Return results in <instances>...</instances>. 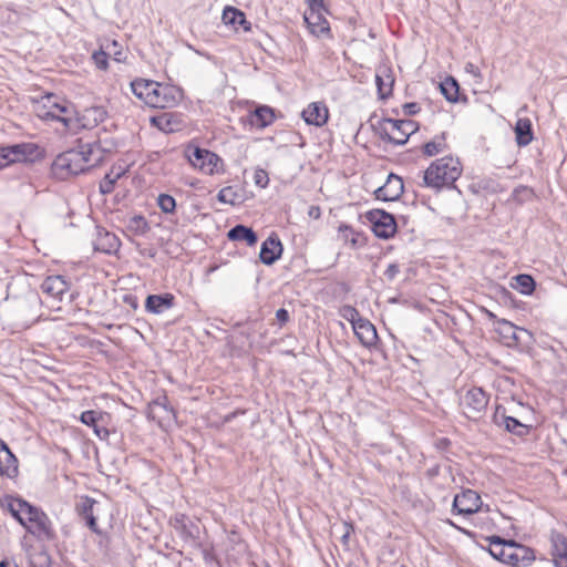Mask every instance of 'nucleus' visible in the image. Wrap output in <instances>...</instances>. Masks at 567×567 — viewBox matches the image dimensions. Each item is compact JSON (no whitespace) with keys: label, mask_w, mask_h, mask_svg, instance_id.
<instances>
[{"label":"nucleus","mask_w":567,"mask_h":567,"mask_svg":"<svg viewBox=\"0 0 567 567\" xmlns=\"http://www.w3.org/2000/svg\"><path fill=\"white\" fill-rule=\"evenodd\" d=\"M131 89L136 99L153 109H173L184 100L183 89L154 80L134 79Z\"/></svg>","instance_id":"f257e3e1"},{"label":"nucleus","mask_w":567,"mask_h":567,"mask_svg":"<svg viewBox=\"0 0 567 567\" xmlns=\"http://www.w3.org/2000/svg\"><path fill=\"white\" fill-rule=\"evenodd\" d=\"M3 507L35 538L50 540L54 530L50 518L40 508L18 497H7Z\"/></svg>","instance_id":"f03ea898"},{"label":"nucleus","mask_w":567,"mask_h":567,"mask_svg":"<svg viewBox=\"0 0 567 567\" xmlns=\"http://www.w3.org/2000/svg\"><path fill=\"white\" fill-rule=\"evenodd\" d=\"M487 540L489 554L503 564L512 567L529 566L535 560L534 550L525 545L498 536H492Z\"/></svg>","instance_id":"7ed1b4c3"},{"label":"nucleus","mask_w":567,"mask_h":567,"mask_svg":"<svg viewBox=\"0 0 567 567\" xmlns=\"http://www.w3.org/2000/svg\"><path fill=\"white\" fill-rule=\"evenodd\" d=\"M93 150L91 145H81L69 150L54 159L52 171L59 178H68L85 172L92 166Z\"/></svg>","instance_id":"20e7f679"},{"label":"nucleus","mask_w":567,"mask_h":567,"mask_svg":"<svg viewBox=\"0 0 567 567\" xmlns=\"http://www.w3.org/2000/svg\"><path fill=\"white\" fill-rule=\"evenodd\" d=\"M184 157L202 175L220 176L226 173V163L218 154L193 143L184 147Z\"/></svg>","instance_id":"39448f33"},{"label":"nucleus","mask_w":567,"mask_h":567,"mask_svg":"<svg viewBox=\"0 0 567 567\" xmlns=\"http://www.w3.org/2000/svg\"><path fill=\"white\" fill-rule=\"evenodd\" d=\"M462 174L460 161L444 156L433 162L424 172V184L431 188H442L453 185Z\"/></svg>","instance_id":"423d86ee"},{"label":"nucleus","mask_w":567,"mask_h":567,"mask_svg":"<svg viewBox=\"0 0 567 567\" xmlns=\"http://www.w3.org/2000/svg\"><path fill=\"white\" fill-rule=\"evenodd\" d=\"M73 104L53 93L41 97L37 105V115L43 121L61 123L63 131L68 133Z\"/></svg>","instance_id":"0eeeda50"},{"label":"nucleus","mask_w":567,"mask_h":567,"mask_svg":"<svg viewBox=\"0 0 567 567\" xmlns=\"http://www.w3.org/2000/svg\"><path fill=\"white\" fill-rule=\"evenodd\" d=\"M107 112L104 106H90L81 112L72 110L68 133L76 134L82 130H93L105 121Z\"/></svg>","instance_id":"6e6552de"},{"label":"nucleus","mask_w":567,"mask_h":567,"mask_svg":"<svg viewBox=\"0 0 567 567\" xmlns=\"http://www.w3.org/2000/svg\"><path fill=\"white\" fill-rule=\"evenodd\" d=\"M379 127L384 137L394 144H404L419 130V124L412 120L382 118Z\"/></svg>","instance_id":"1a4fd4ad"},{"label":"nucleus","mask_w":567,"mask_h":567,"mask_svg":"<svg viewBox=\"0 0 567 567\" xmlns=\"http://www.w3.org/2000/svg\"><path fill=\"white\" fill-rule=\"evenodd\" d=\"M367 220L371 224V229L379 238H391L396 233V221L393 215L383 209H371L365 213Z\"/></svg>","instance_id":"9d476101"},{"label":"nucleus","mask_w":567,"mask_h":567,"mask_svg":"<svg viewBox=\"0 0 567 567\" xmlns=\"http://www.w3.org/2000/svg\"><path fill=\"white\" fill-rule=\"evenodd\" d=\"M33 143H21L11 146L0 147V169L14 163L29 161L37 152Z\"/></svg>","instance_id":"9b49d317"},{"label":"nucleus","mask_w":567,"mask_h":567,"mask_svg":"<svg viewBox=\"0 0 567 567\" xmlns=\"http://www.w3.org/2000/svg\"><path fill=\"white\" fill-rule=\"evenodd\" d=\"M326 11L324 6L323 8H308L303 14L307 28L315 37H332L329 21L324 16Z\"/></svg>","instance_id":"f8f14e48"},{"label":"nucleus","mask_w":567,"mask_h":567,"mask_svg":"<svg viewBox=\"0 0 567 567\" xmlns=\"http://www.w3.org/2000/svg\"><path fill=\"white\" fill-rule=\"evenodd\" d=\"M395 75L389 63H380L375 69V85L379 100H389L393 94Z\"/></svg>","instance_id":"ddd939ff"},{"label":"nucleus","mask_w":567,"mask_h":567,"mask_svg":"<svg viewBox=\"0 0 567 567\" xmlns=\"http://www.w3.org/2000/svg\"><path fill=\"white\" fill-rule=\"evenodd\" d=\"M488 403L485 392L481 388L470 389L461 401L464 414L470 419H475L483 412Z\"/></svg>","instance_id":"4468645a"},{"label":"nucleus","mask_w":567,"mask_h":567,"mask_svg":"<svg viewBox=\"0 0 567 567\" xmlns=\"http://www.w3.org/2000/svg\"><path fill=\"white\" fill-rule=\"evenodd\" d=\"M481 496L472 489H465L454 496L453 512L458 515H472L477 513L482 507Z\"/></svg>","instance_id":"2eb2a0df"},{"label":"nucleus","mask_w":567,"mask_h":567,"mask_svg":"<svg viewBox=\"0 0 567 567\" xmlns=\"http://www.w3.org/2000/svg\"><path fill=\"white\" fill-rule=\"evenodd\" d=\"M301 118L307 125L322 127L329 122L330 111L323 101L311 102L301 111Z\"/></svg>","instance_id":"dca6fc26"},{"label":"nucleus","mask_w":567,"mask_h":567,"mask_svg":"<svg viewBox=\"0 0 567 567\" xmlns=\"http://www.w3.org/2000/svg\"><path fill=\"white\" fill-rule=\"evenodd\" d=\"M495 331L507 346L526 342L527 339L532 338L530 333L526 329L516 327L507 320H498L495 323Z\"/></svg>","instance_id":"f3484780"},{"label":"nucleus","mask_w":567,"mask_h":567,"mask_svg":"<svg viewBox=\"0 0 567 567\" xmlns=\"http://www.w3.org/2000/svg\"><path fill=\"white\" fill-rule=\"evenodd\" d=\"M152 126L164 133H174L183 130L185 123L182 113L165 112L151 117Z\"/></svg>","instance_id":"a211bd4d"},{"label":"nucleus","mask_w":567,"mask_h":567,"mask_svg":"<svg viewBox=\"0 0 567 567\" xmlns=\"http://www.w3.org/2000/svg\"><path fill=\"white\" fill-rule=\"evenodd\" d=\"M404 190L403 181L395 174H389L385 183L375 189L377 199L393 202L401 197Z\"/></svg>","instance_id":"6ab92c4d"},{"label":"nucleus","mask_w":567,"mask_h":567,"mask_svg":"<svg viewBox=\"0 0 567 567\" xmlns=\"http://www.w3.org/2000/svg\"><path fill=\"white\" fill-rule=\"evenodd\" d=\"M223 22L230 27L235 32H250L251 23L247 20L246 14L231 6L225 7L221 14Z\"/></svg>","instance_id":"aec40b11"},{"label":"nucleus","mask_w":567,"mask_h":567,"mask_svg":"<svg viewBox=\"0 0 567 567\" xmlns=\"http://www.w3.org/2000/svg\"><path fill=\"white\" fill-rule=\"evenodd\" d=\"M282 250L284 247L278 235L272 234L261 244L260 260L265 265H271L281 257Z\"/></svg>","instance_id":"412c9836"},{"label":"nucleus","mask_w":567,"mask_h":567,"mask_svg":"<svg viewBox=\"0 0 567 567\" xmlns=\"http://www.w3.org/2000/svg\"><path fill=\"white\" fill-rule=\"evenodd\" d=\"M338 237L344 245L353 249H359L367 245L365 235L347 224L338 226Z\"/></svg>","instance_id":"4be33fe9"},{"label":"nucleus","mask_w":567,"mask_h":567,"mask_svg":"<svg viewBox=\"0 0 567 567\" xmlns=\"http://www.w3.org/2000/svg\"><path fill=\"white\" fill-rule=\"evenodd\" d=\"M355 336L358 337L359 341L367 348H370L375 344L378 334L374 326L365 320L360 319L354 323L352 327Z\"/></svg>","instance_id":"5701e85b"},{"label":"nucleus","mask_w":567,"mask_h":567,"mask_svg":"<svg viewBox=\"0 0 567 567\" xmlns=\"http://www.w3.org/2000/svg\"><path fill=\"white\" fill-rule=\"evenodd\" d=\"M275 118L274 109L267 105L258 106L249 114V123L251 126L259 130L271 125L275 122Z\"/></svg>","instance_id":"b1692460"},{"label":"nucleus","mask_w":567,"mask_h":567,"mask_svg":"<svg viewBox=\"0 0 567 567\" xmlns=\"http://www.w3.org/2000/svg\"><path fill=\"white\" fill-rule=\"evenodd\" d=\"M103 417H104V414L102 412L89 410V411L82 412L80 420L83 424L92 426L94 434L99 439L104 440L109 436V430L106 427L100 425Z\"/></svg>","instance_id":"393cba45"},{"label":"nucleus","mask_w":567,"mask_h":567,"mask_svg":"<svg viewBox=\"0 0 567 567\" xmlns=\"http://www.w3.org/2000/svg\"><path fill=\"white\" fill-rule=\"evenodd\" d=\"M515 140L518 146H527L534 140L533 124L528 117H519L514 126Z\"/></svg>","instance_id":"a878e982"},{"label":"nucleus","mask_w":567,"mask_h":567,"mask_svg":"<svg viewBox=\"0 0 567 567\" xmlns=\"http://www.w3.org/2000/svg\"><path fill=\"white\" fill-rule=\"evenodd\" d=\"M174 296L171 293L150 295L145 302V308L152 313H163L173 307Z\"/></svg>","instance_id":"bb28decb"},{"label":"nucleus","mask_w":567,"mask_h":567,"mask_svg":"<svg viewBox=\"0 0 567 567\" xmlns=\"http://www.w3.org/2000/svg\"><path fill=\"white\" fill-rule=\"evenodd\" d=\"M228 238L234 241H245L249 246L257 243V236L251 228L237 225L228 231Z\"/></svg>","instance_id":"cd10ccee"},{"label":"nucleus","mask_w":567,"mask_h":567,"mask_svg":"<svg viewBox=\"0 0 567 567\" xmlns=\"http://www.w3.org/2000/svg\"><path fill=\"white\" fill-rule=\"evenodd\" d=\"M217 200L221 204L236 206L244 200L240 189L234 186L223 187L217 194Z\"/></svg>","instance_id":"c85d7f7f"},{"label":"nucleus","mask_w":567,"mask_h":567,"mask_svg":"<svg viewBox=\"0 0 567 567\" xmlns=\"http://www.w3.org/2000/svg\"><path fill=\"white\" fill-rule=\"evenodd\" d=\"M447 148L446 138L444 134L436 135L431 140L430 142H426L422 146V154L432 157L435 156L442 152H444Z\"/></svg>","instance_id":"c756f323"},{"label":"nucleus","mask_w":567,"mask_h":567,"mask_svg":"<svg viewBox=\"0 0 567 567\" xmlns=\"http://www.w3.org/2000/svg\"><path fill=\"white\" fill-rule=\"evenodd\" d=\"M18 474V460L13 453L0 454V475L9 478Z\"/></svg>","instance_id":"7c9ffc66"},{"label":"nucleus","mask_w":567,"mask_h":567,"mask_svg":"<svg viewBox=\"0 0 567 567\" xmlns=\"http://www.w3.org/2000/svg\"><path fill=\"white\" fill-rule=\"evenodd\" d=\"M495 421L499 425H504L508 432H512L516 435H524L527 432V429L524 424H522L518 420L512 416L501 415L496 413Z\"/></svg>","instance_id":"2f4dec72"},{"label":"nucleus","mask_w":567,"mask_h":567,"mask_svg":"<svg viewBox=\"0 0 567 567\" xmlns=\"http://www.w3.org/2000/svg\"><path fill=\"white\" fill-rule=\"evenodd\" d=\"M171 525L183 539L193 538V534L188 526V519L184 514H176L172 517Z\"/></svg>","instance_id":"473e14b6"},{"label":"nucleus","mask_w":567,"mask_h":567,"mask_svg":"<svg viewBox=\"0 0 567 567\" xmlns=\"http://www.w3.org/2000/svg\"><path fill=\"white\" fill-rule=\"evenodd\" d=\"M441 91L450 102L458 99V84L453 78H447L441 83Z\"/></svg>","instance_id":"72a5a7b5"},{"label":"nucleus","mask_w":567,"mask_h":567,"mask_svg":"<svg viewBox=\"0 0 567 567\" xmlns=\"http://www.w3.org/2000/svg\"><path fill=\"white\" fill-rule=\"evenodd\" d=\"M551 557L553 560L567 556V539L561 535H556L551 539Z\"/></svg>","instance_id":"f704fd0d"},{"label":"nucleus","mask_w":567,"mask_h":567,"mask_svg":"<svg viewBox=\"0 0 567 567\" xmlns=\"http://www.w3.org/2000/svg\"><path fill=\"white\" fill-rule=\"evenodd\" d=\"M117 247L118 241L116 236L110 233H105L103 236H101L96 245V248L104 252H111L113 250H116Z\"/></svg>","instance_id":"c9c22d12"},{"label":"nucleus","mask_w":567,"mask_h":567,"mask_svg":"<svg viewBox=\"0 0 567 567\" xmlns=\"http://www.w3.org/2000/svg\"><path fill=\"white\" fill-rule=\"evenodd\" d=\"M156 203L164 214H174L176 210V200L168 194H159Z\"/></svg>","instance_id":"e433bc0d"},{"label":"nucleus","mask_w":567,"mask_h":567,"mask_svg":"<svg viewBox=\"0 0 567 567\" xmlns=\"http://www.w3.org/2000/svg\"><path fill=\"white\" fill-rule=\"evenodd\" d=\"M127 227L136 234H145L150 230V225L142 215L131 217Z\"/></svg>","instance_id":"4c0bfd02"},{"label":"nucleus","mask_w":567,"mask_h":567,"mask_svg":"<svg viewBox=\"0 0 567 567\" xmlns=\"http://www.w3.org/2000/svg\"><path fill=\"white\" fill-rule=\"evenodd\" d=\"M109 55L106 51L100 49L92 53V61L96 69L101 71H106L109 69Z\"/></svg>","instance_id":"58836bf2"},{"label":"nucleus","mask_w":567,"mask_h":567,"mask_svg":"<svg viewBox=\"0 0 567 567\" xmlns=\"http://www.w3.org/2000/svg\"><path fill=\"white\" fill-rule=\"evenodd\" d=\"M95 504L94 501L87 499L86 503L83 506V514L86 519L87 526L95 533H99L96 519L93 515V505Z\"/></svg>","instance_id":"ea45409f"},{"label":"nucleus","mask_w":567,"mask_h":567,"mask_svg":"<svg viewBox=\"0 0 567 567\" xmlns=\"http://www.w3.org/2000/svg\"><path fill=\"white\" fill-rule=\"evenodd\" d=\"M340 316L348 320L352 327L354 326V323L357 321H359L361 319L359 312L357 311L355 308L351 307V306H343L341 309H340Z\"/></svg>","instance_id":"a19ab883"},{"label":"nucleus","mask_w":567,"mask_h":567,"mask_svg":"<svg viewBox=\"0 0 567 567\" xmlns=\"http://www.w3.org/2000/svg\"><path fill=\"white\" fill-rule=\"evenodd\" d=\"M120 174L112 176L111 174L105 175L103 181L100 183V190L102 194H110L114 190L115 183Z\"/></svg>","instance_id":"79ce46f5"},{"label":"nucleus","mask_w":567,"mask_h":567,"mask_svg":"<svg viewBox=\"0 0 567 567\" xmlns=\"http://www.w3.org/2000/svg\"><path fill=\"white\" fill-rule=\"evenodd\" d=\"M252 178H254V183L260 188H266L269 184L268 173H267V171H265L262 168H257L254 172Z\"/></svg>","instance_id":"37998d69"},{"label":"nucleus","mask_w":567,"mask_h":567,"mask_svg":"<svg viewBox=\"0 0 567 567\" xmlns=\"http://www.w3.org/2000/svg\"><path fill=\"white\" fill-rule=\"evenodd\" d=\"M42 288V292L48 297V298H59L60 300L62 299V296L64 293V289L61 287V286H41Z\"/></svg>","instance_id":"c03bdc74"},{"label":"nucleus","mask_w":567,"mask_h":567,"mask_svg":"<svg viewBox=\"0 0 567 567\" xmlns=\"http://www.w3.org/2000/svg\"><path fill=\"white\" fill-rule=\"evenodd\" d=\"M401 272V265L394 262L389 264L386 269L384 270V279L389 281H393L398 279V274Z\"/></svg>","instance_id":"a18cd8bd"},{"label":"nucleus","mask_w":567,"mask_h":567,"mask_svg":"<svg viewBox=\"0 0 567 567\" xmlns=\"http://www.w3.org/2000/svg\"><path fill=\"white\" fill-rule=\"evenodd\" d=\"M402 109L405 115H415L421 110L420 105L415 102L405 103Z\"/></svg>","instance_id":"49530a36"},{"label":"nucleus","mask_w":567,"mask_h":567,"mask_svg":"<svg viewBox=\"0 0 567 567\" xmlns=\"http://www.w3.org/2000/svg\"><path fill=\"white\" fill-rule=\"evenodd\" d=\"M342 528H343V534H342L341 540H342L343 545H348L350 535L353 532V526L348 522H343Z\"/></svg>","instance_id":"de8ad7c7"},{"label":"nucleus","mask_w":567,"mask_h":567,"mask_svg":"<svg viewBox=\"0 0 567 567\" xmlns=\"http://www.w3.org/2000/svg\"><path fill=\"white\" fill-rule=\"evenodd\" d=\"M276 319L278 320L280 326H284L289 320V313L286 309L280 308L276 312Z\"/></svg>","instance_id":"09e8293b"},{"label":"nucleus","mask_w":567,"mask_h":567,"mask_svg":"<svg viewBox=\"0 0 567 567\" xmlns=\"http://www.w3.org/2000/svg\"><path fill=\"white\" fill-rule=\"evenodd\" d=\"M112 47L114 49L110 52V54L111 53L113 54L115 61H118V62L122 61L124 59L123 52L121 50H116V48L120 47V45H118V43L115 40L112 41Z\"/></svg>","instance_id":"8fccbe9b"},{"label":"nucleus","mask_w":567,"mask_h":567,"mask_svg":"<svg viewBox=\"0 0 567 567\" xmlns=\"http://www.w3.org/2000/svg\"><path fill=\"white\" fill-rule=\"evenodd\" d=\"M515 280L517 281V284H523V285L535 284L534 279L529 275H518L515 277Z\"/></svg>","instance_id":"3c124183"},{"label":"nucleus","mask_w":567,"mask_h":567,"mask_svg":"<svg viewBox=\"0 0 567 567\" xmlns=\"http://www.w3.org/2000/svg\"><path fill=\"white\" fill-rule=\"evenodd\" d=\"M308 215H309V217H311L313 219L320 218V216H321L320 207L319 206L309 207Z\"/></svg>","instance_id":"603ef678"},{"label":"nucleus","mask_w":567,"mask_h":567,"mask_svg":"<svg viewBox=\"0 0 567 567\" xmlns=\"http://www.w3.org/2000/svg\"><path fill=\"white\" fill-rule=\"evenodd\" d=\"M523 295H532L536 286H513Z\"/></svg>","instance_id":"864d4df0"},{"label":"nucleus","mask_w":567,"mask_h":567,"mask_svg":"<svg viewBox=\"0 0 567 567\" xmlns=\"http://www.w3.org/2000/svg\"><path fill=\"white\" fill-rule=\"evenodd\" d=\"M308 8H323V0H306Z\"/></svg>","instance_id":"5fc2aeb1"},{"label":"nucleus","mask_w":567,"mask_h":567,"mask_svg":"<svg viewBox=\"0 0 567 567\" xmlns=\"http://www.w3.org/2000/svg\"><path fill=\"white\" fill-rule=\"evenodd\" d=\"M555 567H567V556L553 560Z\"/></svg>","instance_id":"6e6d98bb"},{"label":"nucleus","mask_w":567,"mask_h":567,"mask_svg":"<svg viewBox=\"0 0 567 567\" xmlns=\"http://www.w3.org/2000/svg\"><path fill=\"white\" fill-rule=\"evenodd\" d=\"M7 453H12L8 446V444L0 440V454H7Z\"/></svg>","instance_id":"4d7b16f0"},{"label":"nucleus","mask_w":567,"mask_h":567,"mask_svg":"<svg viewBox=\"0 0 567 567\" xmlns=\"http://www.w3.org/2000/svg\"><path fill=\"white\" fill-rule=\"evenodd\" d=\"M0 567H18L13 560L4 559L0 561Z\"/></svg>","instance_id":"13d9d810"},{"label":"nucleus","mask_w":567,"mask_h":567,"mask_svg":"<svg viewBox=\"0 0 567 567\" xmlns=\"http://www.w3.org/2000/svg\"><path fill=\"white\" fill-rule=\"evenodd\" d=\"M447 523H449L451 526H453L454 528H456V529L461 530L462 533L467 534V532H466L465 529H463V528L458 527V526H457L456 524H454L452 520H450V519H449V520H447Z\"/></svg>","instance_id":"bf43d9fd"},{"label":"nucleus","mask_w":567,"mask_h":567,"mask_svg":"<svg viewBox=\"0 0 567 567\" xmlns=\"http://www.w3.org/2000/svg\"><path fill=\"white\" fill-rule=\"evenodd\" d=\"M56 279L61 280L64 284V280L62 279L61 276H56Z\"/></svg>","instance_id":"052dcab7"},{"label":"nucleus","mask_w":567,"mask_h":567,"mask_svg":"<svg viewBox=\"0 0 567 567\" xmlns=\"http://www.w3.org/2000/svg\"><path fill=\"white\" fill-rule=\"evenodd\" d=\"M403 279L409 280L410 279L409 275H406Z\"/></svg>","instance_id":"680f3d73"}]
</instances>
